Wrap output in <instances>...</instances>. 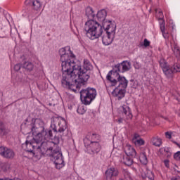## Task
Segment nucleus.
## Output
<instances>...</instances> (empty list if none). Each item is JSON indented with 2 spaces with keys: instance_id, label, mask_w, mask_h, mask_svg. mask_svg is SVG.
Segmentation results:
<instances>
[{
  "instance_id": "nucleus-1",
  "label": "nucleus",
  "mask_w": 180,
  "mask_h": 180,
  "mask_svg": "<svg viewBox=\"0 0 180 180\" xmlns=\"http://www.w3.org/2000/svg\"><path fill=\"white\" fill-rule=\"evenodd\" d=\"M40 123L43 122L40 120H37L34 124H28V133H32V134L37 133V134L31 141L27 140L25 143H22V148L33 155H34V150H38L42 154L51 151V160L54 162L57 169H61L65 164L60 147L53 141H48L49 139L53 137V131L44 129V127L39 125Z\"/></svg>"
},
{
  "instance_id": "nucleus-2",
  "label": "nucleus",
  "mask_w": 180,
  "mask_h": 180,
  "mask_svg": "<svg viewBox=\"0 0 180 180\" xmlns=\"http://www.w3.org/2000/svg\"><path fill=\"white\" fill-rule=\"evenodd\" d=\"M71 66L68 74L67 72L62 75L61 84L63 88L75 91L74 88H79L84 85L91 77V71L94 70V66L88 59L84 60L83 68L81 65L75 64Z\"/></svg>"
},
{
  "instance_id": "nucleus-3",
  "label": "nucleus",
  "mask_w": 180,
  "mask_h": 180,
  "mask_svg": "<svg viewBox=\"0 0 180 180\" xmlns=\"http://www.w3.org/2000/svg\"><path fill=\"white\" fill-rule=\"evenodd\" d=\"M108 81H110L111 86H116L118 85L112 92V95L117 98L118 101H120L122 98H124L126 94V88L129 84V81L126 79V77L120 76L117 68H115L110 70L106 77Z\"/></svg>"
},
{
  "instance_id": "nucleus-4",
  "label": "nucleus",
  "mask_w": 180,
  "mask_h": 180,
  "mask_svg": "<svg viewBox=\"0 0 180 180\" xmlns=\"http://www.w3.org/2000/svg\"><path fill=\"white\" fill-rule=\"evenodd\" d=\"M84 30L86 37L91 40H95L101 37L103 33V29L98 22L94 20H89L84 25Z\"/></svg>"
},
{
  "instance_id": "nucleus-5",
  "label": "nucleus",
  "mask_w": 180,
  "mask_h": 180,
  "mask_svg": "<svg viewBox=\"0 0 180 180\" xmlns=\"http://www.w3.org/2000/svg\"><path fill=\"white\" fill-rule=\"evenodd\" d=\"M51 127L55 133H58L63 137H68L70 135L67 122L62 117H54L51 122Z\"/></svg>"
},
{
  "instance_id": "nucleus-6",
  "label": "nucleus",
  "mask_w": 180,
  "mask_h": 180,
  "mask_svg": "<svg viewBox=\"0 0 180 180\" xmlns=\"http://www.w3.org/2000/svg\"><path fill=\"white\" fill-rule=\"evenodd\" d=\"M59 54L60 56V62L62 63V71L63 74H68L71 70V67H75L74 65V58L72 53L70 51V54L67 53L65 48H61L59 50Z\"/></svg>"
},
{
  "instance_id": "nucleus-7",
  "label": "nucleus",
  "mask_w": 180,
  "mask_h": 180,
  "mask_svg": "<svg viewBox=\"0 0 180 180\" xmlns=\"http://www.w3.org/2000/svg\"><path fill=\"white\" fill-rule=\"evenodd\" d=\"M96 98V89L88 87L80 91V99L84 105H91L92 101Z\"/></svg>"
},
{
  "instance_id": "nucleus-8",
  "label": "nucleus",
  "mask_w": 180,
  "mask_h": 180,
  "mask_svg": "<svg viewBox=\"0 0 180 180\" xmlns=\"http://www.w3.org/2000/svg\"><path fill=\"white\" fill-rule=\"evenodd\" d=\"M110 31H107L105 34L102 37V41L104 46H109V44H112V41L115 39V35L116 34V32H115V27L110 28Z\"/></svg>"
},
{
  "instance_id": "nucleus-9",
  "label": "nucleus",
  "mask_w": 180,
  "mask_h": 180,
  "mask_svg": "<svg viewBox=\"0 0 180 180\" xmlns=\"http://www.w3.org/2000/svg\"><path fill=\"white\" fill-rule=\"evenodd\" d=\"M0 155L7 160H13L15 158V151L6 146H0Z\"/></svg>"
},
{
  "instance_id": "nucleus-10",
  "label": "nucleus",
  "mask_w": 180,
  "mask_h": 180,
  "mask_svg": "<svg viewBox=\"0 0 180 180\" xmlns=\"http://www.w3.org/2000/svg\"><path fill=\"white\" fill-rule=\"evenodd\" d=\"M115 68H117L119 72H126V71H129L131 68V64H130V62L126 60L118 63Z\"/></svg>"
},
{
  "instance_id": "nucleus-11",
  "label": "nucleus",
  "mask_w": 180,
  "mask_h": 180,
  "mask_svg": "<svg viewBox=\"0 0 180 180\" xmlns=\"http://www.w3.org/2000/svg\"><path fill=\"white\" fill-rule=\"evenodd\" d=\"M120 110L125 119H131L133 117V114H131V110H130V107H129V105H123L121 108H120Z\"/></svg>"
},
{
  "instance_id": "nucleus-12",
  "label": "nucleus",
  "mask_w": 180,
  "mask_h": 180,
  "mask_svg": "<svg viewBox=\"0 0 180 180\" xmlns=\"http://www.w3.org/2000/svg\"><path fill=\"white\" fill-rule=\"evenodd\" d=\"M119 175V170L117 169L111 167L105 171L106 179L112 180V178H115Z\"/></svg>"
},
{
  "instance_id": "nucleus-13",
  "label": "nucleus",
  "mask_w": 180,
  "mask_h": 180,
  "mask_svg": "<svg viewBox=\"0 0 180 180\" xmlns=\"http://www.w3.org/2000/svg\"><path fill=\"white\" fill-rule=\"evenodd\" d=\"M25 5H32L34 11H39L41 8V4L39 0H26Z\"/></svg>"
},
{
  "instance_id": "nucleus-14",
  "label": "nucleus",
  "mask_w": 180,
  "mask_h": 180,
  "mask_svg": "<svg viewBox=\"0 0 180 180\" xmlns=\"http://www.w3.org/2000/svg\"><path fill=\"white\" fill-rule=\"evenodd\" d=\"M101 22H103V27L105 32H110L113 27H115V32H116V25H112V21L105 20L104 21Z\"/></svg>"
},
{
  "instance_id": "nucleus-15",
  "label": "nucleus",
  "mask_w": 180,
  "mask_h": 180,
  "mask_svg": "<svg viewBox=\"0 0 180 180\" xmlns=\"http://www.w3.org/2000/svg\"><path fill=\"white\" fill-rule=\"evenodd\" d=\"M124 153L126 155H129L131 157H136V150H134V148L131 146V145H127L124 147Z\"/></svg>"
},
{
  "instance_id": "nucleus-16",
  "label": "nucleus",
  "mask_w": 180,
  "mask_h": 180,
  "mask_svg": "<svg viewBox=\"0 0 180 180\" xmlns=\"http://www.w3.org/2000/svg\"><path fill=\"white\" fill-rule=\"evenodd\" d=\"M96 16L98 22H103L104 20H106V16H108V13L106 12V10L103 9L97 13Z\"/></svg>"
},
{
  "instance_id": "nucleus-17",
  "label": "nucleus",
  "mask_w": 180,
  "mask_h": 180,
  "mask_svg": "<svg viewBox=\"0 0 180 180\" xmlns=\"http://www.w3.org/2000/svg\"><path fill=\"white\" fill-rule=\"evenodd\" d=\"M121 162H122L123 164L127 165L128 167H130V165H133V159H131L129 155H122Z\"/></svg>"
},
{
  "instance_id": "nucleus-18",
  "label": "nucleus",
  "mask_w": 180,
  "mask_h": 180,
  "mask_svg": "<svg viewBox=\"0 0 180 180\" xmlns=\"http://www.w3.org/2000/svg\"><path fill=\"white\" fill-rule=\"evenodd\" d=\"M90 147L92 153H94L98 154V153L101 151V145L98 142L94 141L91 143V144H90Z\"/></svg>"
},
{
  "instance_id": "nucleus-19",
  "label": "nucleus",
  "mask_w": 180,
  "mask_h": 180,
  "mask_svg": "<svg viewBox=\"0 0 180 180\" xmlns=\"http://www.w3.org/2000/svg\"><path fill=\"white\" fill-rule=\"evenodd\" d=\"M22 68L25 70L27 72H30L31 71H33V68H34V65H33V63L30 62H25L22 64Z\"/></svg>"
},
{
  "instance_id": "nucleus-20",
  "label": "nucleus",
  "mask_w": 180,
  "mask_h": 180,
  "mask_svg": "<svg viewBox=\"0 0 180 180\" xmlns=\"http://www.w3.org/2000/svg\"><path fill=\"white\" fill-rule=\"evenodd\" d=\"M152 144L155 147H161L162 144V139L158 136H154L152 139Z\"/></svg>"
},
{
  "instance_id": "nucleus-21",
  "label": "nucleus",
  "mask_w": 180,
  "mask_h": 180,
  "mask_svg": "<svg viewBox=\"0 0 180 180\" xmlns=\"http://www.w3.org/2000/svg\"><path fill=\"white\" fill-rule=\"evenodd\" d=\"M142 178L143 179H146V178H148V179L153 180L154 179V174L151 170H147L145 174H142Z\"/></svg>"
},
{
  "instance_id": "nucleus-22",
  "label": "nucleus",
  "mask_w": 180,
  "mask_h": 180,
  "mask_svg": "<svg viewBox=\"0 0 180 180\" xmlns=\"http://www.w3.org/2000/svg\"><path fill=\"white\" fill-rule=\"evenodd\" d=\"M86 15L89 19H94V18H95L94 10L91 7H87L86 8Z\"/></svg>"
},
{
  "instance_id": "nucleus-23",
  "label": "nucleus",
  "mask_w": 180,
  "mask_h": 180,
  "mask_svg": "<svg viewBox=\"0 0 180 180\" xmlns=\"http://www.w3.org/2000/svg\"><path fill=\"white\" fill-rule=\"evenodd\" d=\"M164 74L167 77V78H171L172 77V75L174 73L172 68H167L163 70Z\"/></svg>"
},
{
  "instance_id": "nucleus-24",
  "label": "nucleus",
  "mask_w": 180,
  "mask_h": 180,
  "mask_svg": "<svg viewBox=\"0 0 180 180\" xmlns=\"http://www.w3.org/2000/svg\"><path fill=\"white\" fill-rule=\"evenodd\" d=\"M140 162L143 165H147L148 160H147V155H146V153H141L139 157Z\"/></svg>"
},
{
  "instance_id": "nucleus-25",
  "label": "nucleus",
  "mask_w": 180,
  "mask_h": 180,
  "mask_svg": "<svg viewBox=\"0 0 180 180\" xmlns=\"http://www.w3.org/2000/svg\"><path fill=\"white\" fill-rule=\"evenodd\" d=\"M159 64H160L162 71H164L165 70H167V68H169L168 66V63H167V62L164 59H160V60L159 61Z\"/></svg>"
},
{
  "instance_id": "nucleus-26",
  "label": "nucleus",
  "mask_w": 180,
  "mask_h": 180,
  "mask_svg": "<svg viewBox=\"0 0 180 180\" xmlns=\"http://www.w3.org/2000/svg\"><path fill=\"white\" fill-rule=\"evenodd\" d=\"M173 51L176 57H180V49L176 44L173 45Z\"/></svg>"
},
{
  "instance_id": "nucleus-27",
  "label": "nucleus",
  "mask_w": 180,
  "mask_h": 180,
  "mask_svg": "<svg viewBox=\"0 0 180 180\" xmlns=\"http://www.w3.org/2000/svg\"><path fill=\"white\" fill-rule=\"evenodd\" d=\"M77 111V113H79V115H84V113L86 112V108L84 106H79L78 107Z\"/></svg>"
},
{
  "instance_id": "nucleus-28",
  "label": "nucleus",
  "mask_w": 180,
  "mask_h": 180,
  "mask_svg": "<svg viewBox=\"0 0 180 180\" xmlns=\"http://www.w3.org/2000/svg\"><path fill=\"white\" fill-rule=\"evenodd\" d=\"M135 146H144V140L143 139H133Z\"/></svg>"
},
{
  "instance_id": "nucleus-29",
  "label": "nucleus",
  "mask_w": 180,
  "mask_h": 180,
  "mask_svg": "<svg viewBox=\"0 0 180 180\" xmlns=\"http://www.w3.org/2000/svg\"><path fill=\"white\" fill-rule=\"evenodd\" d=\"M172 69L173 70V72H180V65L176 63L172 67Z\"/></svg>"
},
{
  "instance_id": "nucleus-30",
  "label": "nucleus",
  "mask_w": 180,
  "mask_h": 180,
  "mask_svg": "<svg viewBox=\"0 0 180 180\" xmlns=\"http://www.w3.org/2000/svg\"><path fill=\"white\" fill-rule=\"evenodd\" d=\"M84 146L85 147H88L89 146H91L92 144V141H91L89 140V139L88 138V136H86L84 139Z\"/></svg>"
},
{
  "instance_id": "nucleus-31",
  "label": "nucleus",
  "mask_w": 180,
  "mask_h": 180,
  "mask_svg": "<svg viewBox=\"0 0 180 180\" xmlns=\"http://www.w3.org/2000/svg\"><path fill=\"white\" fill-rule=\"evenodd\" d=\"M5 126H4V123H2L1 122H0V133L1 134H5Z\"/></svg>"
},
{
  "instance_id": "nucleus-32",
  "label": "nucleus",
  "mask_w": 180,
  "mask_h": 180,
  "mask_svg": "<svg viewBox=\"0 0 180 180\" xmlns=\"http://www.w3.org/2000/svg\"><path fill=\"white\" fill-rule=\"evenodd\" d=\"M9 168H11V165H9V163H4L2 166V169H4V171H8Z\"/></svg>"
},
{
  "instance_id": "nucleus-33",
  "label": "nucleus",
  "mask_w": 180,
  "mask_h": 180,
  "mask_svg": "<svg viewBox=\"0 0 180 180\" xmlns=\"http://www.w3.org/2000/svg\"><path fill=\"white\" fill-rule=\"evenodd\" d=\"M20 68H22V65L20 63H17L14 66V70L18 72L20 70Z\"/></svg>"
},
{
  "instance_id": "nucleus-34",
  "label": "nucleus",
  "mask_w": 180,
  "mask_h": 180,
  "mask_svg": "<svg viewBox=\"0 0 180 180\" xmlns=\"http://www.w3.org/2000/svg\"><path fill=\"white\" fill-rule=\"evenodd\" d=\"M174 160H176V161H180V151H178L174 155Z\"/></svg>"
},
{
  "instance_id": "nucleus-35",
  "label": "nucleus",
  "mask_w": 180,
  "mask_h": 180,
  "mask_svg": "<svg viewBox=\"0 0 180 180\" xmlns=\"http://www.w3.org/2000/svg\"><path fill=\"white\" fill-rule=\"evenodd\" d=\"M160 30L162 33H164V32L165 31V25L164 21H162V23L160 24Z\"/></svg>"
},
{
  "instance_id": "nucleus-36",
  "label": "nucleus",
  "mask_w": 180,
  "mask_h": 180,
  "mask_svg": "<svg viewBox=\"0 0 180 180\" xmlns=\"http://www.w3.org/2000/svg\"><path fill=\"white\" fill-rule=\"evenodd\" d=\"M143 46L145 47H148V46H150V41H148L147 39H145L143 41Z\"/></svg>"
},
{
  "instance_id": "nucleus-37",
  "label": "nucleus",
  "mask_w": 180,
  "mask_h": 180,
  "mask_svg": "<svg viewBox=\"0 0 180 180\" xmlns=\"http://www.w3.org/2000/svg\"><path fill=\"white\" fill-rule=\"evenodd\" d=\"M165 136H166V139H171L172 137L171 133L168 131L165 132Z\"/></svg>"
},
{
  "instance_id": "nucleus-38",
  "label": "nucleus",
  "mask_w": 180,
  "mask_h": 180,
  "mask_svg": "<svg viewBox=\"0 0 180 180\" xmlns=\"http://www.w3.org/2000/svg\"><path fill=\"white\" fill-rule=\"evenodd\" d=\"M164 163H165V167H169V160H165V161H164Z\"/></svg>"
},
{
  "instance_id": "nucleus-39",
  "label": "nucleus",
  "mask_w": 180,
  "mask_h": 180,
  "mask_svg": "<svg viewBox=\"0 0 180 180\" xmlns=\"http://www.w3.org/2000/svg\"><path fill=\"white\" fill-rule=\"evenodd\" d=\"M116 122L120 124V123H123V118H120L118 120H116Z\"/></svg>"
},
{
  "instance_id": "nucleus-40",
  "label": "nucleus",
  "mask_w": 180,
  "mask_h": 180,
  "mask_svg": "<svg viewBox=\"0 0 180 180\" xmlns=\"http://www.w3.org/2000/svg\"><path fill=\"white\" fill-rule=\"evenodd\" d=\"M164 151H165V153H166L167 154H168V153H170L169 148H164Z\"/></svg>"
},
{
  "instance_id": "nucleus-41",
  "label": "nucleus",
  "mask_w": 180,
  "mask_h": 180,
  "mask_svg": "<svg viewBox=\"0 0 180 180\" xmlns=\"http://www.w3.org/2000/svg\"><path fill=\"white\" fill-rule=\"evenodd\" d=\"M4 32L3 28H2V23H0V34Z\"/></svg>"
},
{
  "instance_id": "nucleus-42",
  "label": "nucleus",
  "mask_w": 180,
  "mask_h": 180,
  "mask_svg": "<svg viewBox=\"0 0 180 180\" xmlns=\"http://www.w3.org/2000/svg\"><path fill=\"white\" fill-rule=\"evenodd\" d=\"M37 86H38L39 89H40L41 91H43V89H44V88L41 87V85H40V84H37Z\"/></svg>"
},
{
  "instance_id": "nucleus-43",
  "label": "nucleus",
  "mask_w": 180,
  "mask_h": 180,
  "mask_svg": "<svg viewBox=\"0 0 180 180\" xmlns=\"http://www.w3.org/2000/svg\"><path fill=\"white\" fill-rule=\"evenodd\" d=\"M139 137H140V136H139V134H135L134 140H138Z\"/></svg>"
},
{
  "instance_id": "nucleus-44",
  "label": "nucleus",
  "mask_w": 180,
  "mask_h": 180,
  "mask_svg": "<svg viewBox=\"0 0 180 180\" xmlns=\"http://www.w3.org/2000/svg\"><path fill=\"white\" fill-rule=\"evenodd\" d=\"M134 66H135V68H136L138 70H139V68H140V65H139V63L135 64Z\"/></svg>"
},
{
  "instance_id": "nucleus-45",
  "label": "nucleus",
  "mask_w": 180,
  "mask_h": 180,
  "mask_svg": "<svg viewBox=\"0 0 180 180\" xmlns=\"http://www.w3.org/2000/svg\"><path fill=\"white\" fill-rule=\"evenodd\" d=\"M171 180H178V177L174 176L171 179Z\"/></svg>"
},
{
  "instance_id": "nucleus-46",
  "label": "nucleus",
  "mask_w": 180,
  "mask_h": 180,
  "mask_svg": "<svg viewBox=\"0 0 180 180\" xmlns=\"http://www.w3.org/2000/svg\"><path fill=\"white\" fill-rule=\"evenodd\" d=\"M167 157H171V152L167 153Z\"/></svg>"
},
{
  "instance_id": "nucleus-47",
  "label": "nucleus",
  "mask_w": 180,
  "mask_h": 180,
  "mask_svg": "<svg viewBox=\"0 0 180 180\" xmlns=\"http://www.w3.org/2000/svg\"><path fill=\"white\" fill-rule=\"evenodd\" d=\"M92 136H93V137H95V134H92Z\"/></svg>"
},
{
  "instance_id": "nucleus-48",
  "label": "nucleus",
  "mask_w": 180,
  "mask_h": 180,
  "mask_svg": "<svg viewBox=\"0 0 180 180\" xmlns=\"http://www.w3.org/2000/svg\"><path fill=\"white\" fill-rule=\"evenodd\" d=\"M177 146H179V147L180 148V146L179 144H177Z\"/></svg>"
},
{
  "instance_id": "nucleus-49",
  "label": "nucleus",
  "mask_w": 180,
  "mask_h": 180,
  "mask_svg": "<svg viewBox=\"0 0 180 180\" xmlns=\"http://www.w3.org/2000/svg\"><path fill=\"white\" fill-rule=\"evenodd\" d=\"M160 14H162V12H160Z\"/></svg>"
},
{
  "instance_id": "nucleus-50",
  "label": "nucleus",
  "mask_w": 180,
  "mask_h": 180,
  "mask_svg": "<svg viewBox=\"0 0 180 180\" xmlns=\"http://www.w3.org/2000/svg\"><path fill=\"white\" fill-rule=\"evenodd\" d=\"M0 37H2L0 36Z\"/></svg>"
}]
</instances>
